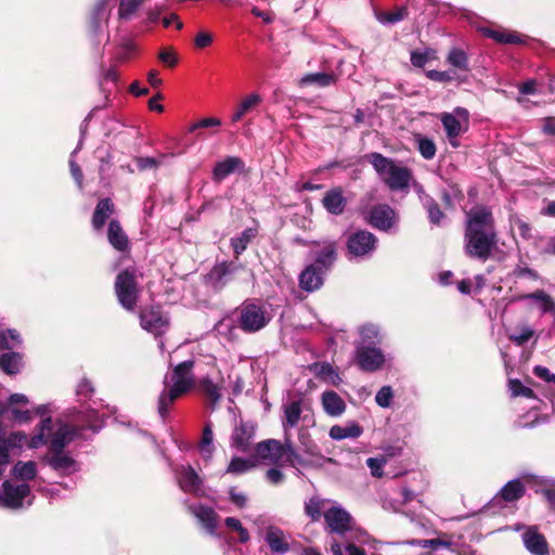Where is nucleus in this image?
<instances>
[{
    "instance_id": "nucleus-1",
    "label": "nucleus",
    "mask_w": 555,
    "mask_h": 555,
    "mask_svg": "<svg viewBox=\"0 0 555 555\" xmlns=\"http://www.w3.org/2000/svg\"><path fill=\"white\" fill-rule=\"evenodd\" d=\"M81 427L68 424L63 420L44 418L38 425V433L31 440L33 448L48 446V452L42 461L57 475L69 476L80 470V464L64 449L80 435L81 429H91L98 433L104 421L94 408H87L82 415Z\"/></svg>"
},
{
    "instance_id": "nucleus-2",
    "label": "nucleus",
    "mask_w": 555,
    "mask_h": 555,
    "mask_svg": "<svg viewBox=\"0 0 555 555\" xmlns=\"http://www.w3.org/2000/svg\"><path fill=\"white\" fill-rule=\"evenodd\" d=\"M498 244L494 219L488 208L479 207L466 214L464 249L470 258L487 260Z\"/></svg>"
},
{
    "instance_id": "nucleus-3",
    "label": "nucleus",
    "mask_w": 555,
    "mask_h": 555,
    "mask_svg": "<svg viewBox=\"0 0 555 555\" xmlns=\"http://www.w3.org/2000/svg\"><path fill=\"white\" fill-rule=\"evenodd\" d=\"M193 366L194 361L185 360L176 365L171 374L165 377L164 389L157 401V412L163 422L169 414L170 405L193 387Z\"/></svg>"
},
{
    "instance_id": "nucleus-4",
    "label": "nucleus",
    "mask_w": 555,
    "mask_h": 555,
    "mask_svg": "<svg viewBox=\"0 0 555 555\" xmlns=\"http://www.w3.org/2000/svg\"><path fill=\"white\" fill-rule=\"evenodd\" d=\"M254 456L259 461L270 464H287L289 466H306V461L295 450L288 434L284 437V442L275 439H268L257 443L254 448Z\"/></svg>"
},
{
    "instance_id": "nucleus-5",
    "label": "nucleus",
    "mask_w": 555,
    "mask_h": 555,
    "mask_svg": "<svg viewBox=\"0 0 555 555\" xmlns=\"http://www.w3.org/2000/svg\"><path fill=\"white\" fill-rule=\"evenodd\" d=\"M369 160L380 180L390 191L397 192L409 189L413 180V173L410 168L377 152L371 153Z\"/></svg>"
},
{
    "instance_id": "nucleus-6",
    "label": "nucleus",
    "mask_w": 555,
    "mask_h": 555,
    "mask_svg": "<svg viewBox=\"0 0 555 555\" xmlns=\"http://www.w3.org/2000/svg\"><path fill=\"white\" fill-rule=\"evenodd\" d=\"M271 319L269 307L259 301L246 300L237 308V327L247 334L261 331Z\"/></svg>"
},
{
    "instance_id": "nucleus-7",
    "label": "nucleus",
    "mask_w": 555,
    "mask_h": 555,
    "mask_svg": "<svg viewBox=\"0 0 555 555\" xmlns=\"http://www.w3.org/2000/svg\"><path fill=\"white\" fill-rule=\"evenodd\" d=\"M34 496L26 482L5 480L0 488V506L9 509H20L33 504Z\"/></svg>"
},
{
    "instance_id": "nucleus-8",
    "label": "nucleus",
    "mask_w": 555,
    "mask_h": 555,
    "mask_svg": "<svg viewBox=\"0 0 555 555\" xmlns=\"http://www.w3.org/2000/svg\"><path fill=\"white\" fill-rule=\"evenodd\" d=\"M114 287L119 305L127 311H133L140 293L134 270L125 269L118 273Z\"/></svg>"
},
{
    "instance_id": "nucleus-9",
    "label": "nucleus",
    "mask_w": 555,
    "mask_h": 555,
    "mask_svg": "<svg viewBox=\"0 0 555 555\" xmlns=\"http://www.w3.org/2000/svg\"><path fill=\"white\" fill-rule=\"evenodd\" d=\"M377 237L367 230L352 232L346 241L348 259L365 260L371 258L377 248Z\"/></svg>"
},
{
    "instance_id": "nucleus-10",
    "label": "nucleus",
    "mask_w": 555,
    "mask_h": 555,
    "mask_svg": "<svg viewBox=\"0 0 555 555\" xmlns=\"http://www.w3.org/2000/svg\"><path fill=\"white\" fill-rule=\"evenodd\" d=\"M244 269V266L236 259L217 262L205 275V284L215 292H220L233 282L236 274Z\"/></svg>"
},
{
    "instance_id": "nucleus-11",
    "label": "nucleus",
    "mask_w": 555,
    "mask_h": 555,
    "mask_svg": "<svg viewBox=\"0 0 555 555\" xmlns=\"http://www.w3.org/2000/svg\"><path fill=\"white\" fill-rule=\"evenodd\" d=\"M387 361L388 356L378 346H354V362L363 372H378Z\"/></svg>"
},
{
    "instance_id": "nucleus-12",
    "label": "nucleus",
    "mask_w": 555,
    "mask_h": 555,
    "mask_svg": "<svg viewBox=\"0 0 555 555\" xmlns=\"http://www.w3.org/2000/svg\"><path fill=\"white\" fill-rule=\"evenodd\" d=\"M310 257L313 259V262L310 264L327 274L337 259V243L333 240L313 242Z\"/></svg>"
},
{
    "instance_id": "nucleus-13",
    "label": "nucleus",
    "mask_w": 555,
    "mask_h": 555,
    "mask_svg": "<svg viewBox=\"0 0 555 555\" xmlns=\"http://www.w3.org/2000/svg\"><path fill=\"white\" fill-rule=\"evenodd\" d=\"M33 437H28L23 431H12L7 435L3 430L0 433V476L5 472L10 463V451L14 449H22L31 447Z\"/></svg>"
},
{
    "instance_id": "nucleus-14",
    "label": "nucleus",
    "mask_w": 555,
    "mask_h": 555,
    "mask_svg": "<svg viewBox=\"0 0 555 555\" xmlns=\"http://www.w3.org/2000/svg\"><path fill=\"white\" fill-rule=\"evenodd\" d=\"M468 111L464 107H455L452 113H442L440 121L446 131L447 138L453 147H457V138L465 131L462 121L468 122Z\"/></svg>"
},
{
    "instance_id": "nucleus-15",
    "label": "nucleus",
    "mask_w": 555,
    "mask_h": 555,
    "mask_svg": "<svg viewBox=\"0 0 555 555\" xmlns=\"http://www.w3.org/2000/svg\"><path fill=\"white\" fill-rule=\"evenodd\" d=\"M513 529L521 532V540L526 550L532 555H547L548 544L545 537L535 526L516 524Z\"/></svg>"
},
{
    "instance_id": "nucleus-16",
    "label": "nucleus",
    "mask_w": 555,
    "mask_h": 555,
    "mask_svg": "<svg viewBox=\"0 0 555 555\" xmlns=\"http://www.w3.org/2000/svg\"><path fill=\"white\" fill-rule=\"evenodd\" d=\"M397 211L387 204H377L369 210L367 222L375 229L389 232L397 227Z\"/></svg>"
},
{
    "instance_id": "nucleus-17",
    "label": "nucleus",
    "mask_w": 555,
    "mask_h": 555,
    "mask_svg": "<svg viewBox=\"0 0 555 555\" xmlns=\"http://www.w3.org/2000/svg\"><path fill=\"white\" fill-rule=\"evenodd\" d=\"M255 437L256 423L251 421H240L232 431L230 446L237 452L247 453L251 450Z\"/></svg>"
},
{
    "instance_id": "nucleus-18",
    "label": "nucleus",
    "mask_w": 555,
    "mask_h": 555,
    "mask_svg": "<svg viewBox=\"0 0 555 555\" xmlns=\"http://www.w3.org/2000/svg\"><path fill=\"white\" fill-rule=\"evenodd\" d=\"M140 324L154 336L164 334L169 326V319L159 307H147L140 312Z\"/></svg>"
},
{
    "instance_id": "nucleus-19",
    "label": "nucleus",
    "mask_w": 555,
    "mask_h": 555,
    "mask_svg": "<svg viewBox=\"0 0 555 555\" xmlns=\"http://www.w3.org/2000/svg\"><path fill=\"white\" fill-rule=\"evenodd\" d=\"M180 489L185 493L201 495L204 493L203 480L191 465L172 468Z\"/></svg>"
},
{
    "instance_id": "nucleus-20",
    "label": "nucleus",
    "mask_w": 555,
    "mask_h": 555,
    "mask_svg": "<svg viewBox=\"0 0 555 555\" xmlns=\"http://www.w3.org/2000/svg\"><path fill=\"white\" fill-rule=\"evenodd\" d=\"M324 519L332 532L344 533L350 529L351 516L340 506H333L324 512Z\"/></svg>"
},
{
    "instance_id": "nucleus-21",
    "label": "nucleus",
    "mask_w": 555,
    "mask_h": 555,
    "mask_svg": "<svg viewBox=\"0 0 555 555\" xmlns=\"http://www.w3.org/2000/svg\"><path fill=\"white\" fill-rule=\"evenodd\" d=\"M189 509L209 534H216L218 515L212 507L194 504L190 505Z\"/></svg>"
},
{
    "instance_id": "nucleus-22",
    "label": "nucleus",
    "mask_w": 555,
    "mask_h": 555,
    "mask_svg": "<svg viewBox=\"0 0 555 555\" xmlns=\"http://www.w3.org/2000/svg\"><path fill=\"white\" fill-rule=\"evenodd\" d=\"M322 205L324 209L334 216L344 214L347 206V198L344 196V191L340 186L328 190L323 198Z\"/></svg>"
},
{
    "instance_id": "nucleus-23",
    "label": "nucleus",
    "mask_w": 555,
    "mask_h": 555,
    "mask_svg": "<svg viewBox=\"0 0 555 555\" xmlns=\"http://www.w3.org/2000/svg\"><path fill=\"white\" fill-rule=\"evenodd\" d=\"M108 22V12H107V1L100 0L93 9V12L90 17L89 29L91 35L94 38H98L103 34L104 29L107 26Z\"/></svg>"
},
{
    "instance_id": "nucleus-24",
    "label": "nucleus",
    "mask_w": 555,
    "mask_h": 555,
    "mask_svg": "<svg viewBox=\"0 0 555 555\" xmlns=\"http://www.w3.org/2000/svg\"><path fill=\"white\" fill-rule=\"evenodd\" d=\"M325 275L326 274L309 264L299 274V286L308 293L318 291L323 285Z\"/></svg>"
},
{
    "instance_id": "nucleus-25",
    "label": "nucleus",
    "mask_w": 555,
    "mask_h": 555,
    "mask_svg": "<svg viewBox=\"0 0 555 555\" xmlns=\"http://www.w3.org/2000/svg\"><path fill=\"white\" fill-rule=\"evenodd\" d=\"M301 404H302V402L300 399L289 400V401H286L283 403L282 409H283L284 417L282 421V425H283L285 435L288 434V430L291 428H294L295 426H297V424L300 420L301 413H302Z\"/></svg>"
},
{
    "instance_id": "nucleus-26",
    "label": "nucleus",
    "mask_w": 555,
    "mask_h": 555,
    "mask_svg": "<svg viewBox=\"0 0 555 555\" xmlns=\"http://www.w3.org/2000/svg\"><path fill=\"white\" fill-rule=\"evenodd\" d=\"M324 412L333 417L340 416L346 410L344 399L334 390H325L321 396Z\"/></svg>"
},
{
    "instance_id": "nucleus-27",
    "label": "nucleus",
    "mask_w": 555,
    "mask_h": 555,
    "mask_svg": "<svg viewBox=\"0 0 555 555\" xmlns=\"http://www.w3.org/2000/svg\"><path fill=\"white\" fill-rule=\"evenodd\" d=\"M482 33L486 37L504 44H526L529 39L528 36L521 35L517 31H507L503 29L485 28L482 29Z\"/></svg>"
},
{
    "instance_id": "nucleus-28",
    "label": "nucleus",
    "mask_w": 555,
    "mask_h": 555,
    "mask_svg": "<svg viewBox=\"0 0 555 555\" xmlns=\"http://www.w3.org/2000/svg\"><path fill=\"white\" fill-rule=\"evenodd\" d=\"M243 167L244 164L238 157L229 156L215 165L212 179L217 182H221L234 171L243 169Z\"/></svg>"
},
{
    "instance_id": "nucleus-29",
    "label": "nucleus",
    "mask_w": 555,
    "mask_h": 555,
    "mask_svg": "<svg viewBox=\"0 0 555 555\" xmlns=\"http://www.w3.org/2000/svg\"><path fill=\"white\" fill-rule=\"evenodd\" d=\"M521 299L533 301L542 314H555V300L543 289L525 294Z\"/></svg>"
},
{
    "instance_id": "nucleus-30",
    "label": "nucleus",
    "mask_w": 555,
    "mask_h": 555,
    "mask_svg": "<svg viewBox=\"0 0 555 555\" xmlns=\"http://www.w3.org/2000/svg\"><path fill=\"white\" fill-rule=\"evenodd\" d=\"M383 340V334L377 325L369 323L359 327V340L356 346H378Z\"/></svg>"
},
{
    "instance_id": "nucleus-31",
    "label": "nucleus",
    "mask_w": 555,
    "mask_h": 555,
    "mask_svg": "<svg viewBox=\"0 0 555 555\" xmlns=\"http://www.w3.org/2000/svg\"><path fill=\"white\" fill-rule=\"evenodd\" d=\"M262 102L260 94L254 92L243 99L231 116V122H238L244 116L256 109Z\"/></svg>"
},
{
    "instance_id": "nucleus-32",
    "label": "nucleus",
    "mask_w": 555,
    "mask_h": 555,
    "mask_svg": "<svg viewBox=\"0 0 555 555\" xmlns=\"http://www.w3.org/2000/svg\"><path fill=\"white\" fill-rule=\"evenodd\" d=\"M107 238L109 244L119 251L128 249L129 241L127 234L124 232L120 223L117 220H111L107 230Z\"/></svg>"
},
{
    "instance_id": "nucleus-33",
    "label": "nucleus",
    "mask_w": 555,
    "mask_h": 555,
    "mask_svg": "<svg viewBox=\"0 0 555 555\" xmlns=\"http://www.w3.org/2000/svg\"><path fill=\"white\" fill-rule=\"evenodd\" d=\"M114 212V204L109 198H102L95 206L92 216V227L94 230H101L111 215Z\"/></svg>"
},
{
    "instance_id": "nucleus-34",
    "label": "nucleus",
    "mask_w": 555,
    "mask_h": 555,
    "mask_svg": "<svg viewBox=\"0 0 555 555\" xmlns=\"http://www.w3.org/2000/svg\"><path fill=\"white\" fill-rule=\"evenodd\" d=\"M23 354L18 351H8L0 356V370L8 375H15L22 371Z\"/></svg>"
},
{
    "instance_id": "nucleus-35",
    "label": "nucleus",
    "mask_w": 555,
    "mask_h": 555,
    "mask_svg": "<svg viewBox=\"0 0 555 555\" xmlns=\"http://www.w3.org/2000/svg\"><path fill=\"white\" fill-rule=\"evenodd\" d=\"M264 540L273 553L285 554L289 548L283 531L276 527L268 529Z\"/></svg>"
},
{
    "instance_id": "nucleus-36",
    "label": "nucleus",
    "mask_w": 555,
    "mask_h": 555,
    "mask_svg": "<svg viewBox=\"0 0 555 555\" xmlns=\"http://www.w3.org/2000/svg\"><path fill=\"white\" fill-rule=\"evenodd\" d=\"M363 428L356 422H350L344 426L334 425L330 429V437L333 440H344L347 438H358L362 435Z\"/></svg>"
},
{
    "instance_id": "nucleus-37",
    "label": "nucleus",
    "mask_w": 555,
    "mask_h": 555,
    "mask_svg": "<svg viewBox=\"0 0 555 555\" xmlns=\"http://www.w3.org/2000/svg\"><path fill=\"white\" fill-rule=\"evenodd\" d=\"M337 81V76L334 73H311L302 76L299 80L301 87L317 86L325 88L334 85Z\"/></svg>"
},
{
    "instance_id": "nucleus-38",
    "label": "nucleus",
    "mask_w": 555,
    "mask_h": 555,
    "mask_svg": "<svg viewBox=\"0 0 555 555\" xmlns=\"http://www.w3.org/2000/svg\"><path fill=\"white\" fill-rule=\"evenodd\" d=\"M508 391L511 393V397H525L527 399H530L534 401V403L531 405V409L538 410L540 409L539 403L540 400L535 397L533 390L530 387L525 386L519 379L517 378H509L508 383Z\"/></svg>"
},
{
    "instance_id": "nucleus-39",
    "label": "nucleus",
    "mask_w": 555,
    "mask_h": 555,
    "mask_svg": "<svg viewBox=\"0 0 555 555\" xmlns=\"http://www.w3.org/2000/svg\"><path fill=\"white\" fill-rule=\"evenodd\" d=\"M201 456L205 461H210L215 452L214 431L211 422H207L204 426L202 438L198 444Z\"/></svg>"
},
{
    "instance_id": "nucleus-40",
    "label": "nucleus",
    "mask_w": 555,
    "mask_h": 555,
    "mask_svg": "<svg viewBox=\"0 0 555 555\" xmlns=\"http://www.w3.org/2000/svg\"><path fill=\"white\" fill-rule=\"evenodd\" d=\"M257 233V228H247L240 235L231 238V247L236 260L240 255L246 250L248 244L256 237Z\"/></svg>"
},
{
    "instance_id": "nucleus-41",
    "label": "nucleus",
    "mask_w": 555,
    "mask_h": 555,
    "mask_svg": "<svg viewBox=\"0 0 555 555\" xmlns=\"http://www.w3.org/2000/svg\"><path fill=\"white\" fill-rule=\"evenodd\" d=\"M257 466V459L254 454L247 459L234 456L230 461L225 473L231 475H243Z\"/></svg>"
},
{
    "instance_id": "nucleus-42",
    "label": "nucleus",
    "mask_w": 555,
    "mask_h": 555,
    "mask_svg": "<svg viewBox=\"0 0 555 555\" xmlns=\"http://www.w3.org/2000/svg\"><path fill=\"white\" fill-rule=\"evenodd\" d=\"M310 369L315 376L328 384L337 386L341 382L339 374L334 370L333 365L327 362L313 363Z\"/></svg>"
},
{
    "instance_id": "nucleus-43",
    "label": "nucleus",
    "mask_w": 555,
    "mask_h": 555,
    "mask_svg": "<svg viewBox=\"0 0 555 555\" xmlns=\"http://www.w3.org/2000/svg\"><path fill=\"white\" fill-rule=\"evenodd\" d=\"M198 387L202 393L209 400L210 406L214 410L222 397L220 386L210 378L204 377L199 382Z\"/></svg>"
},
{
    "instance_id": "nucleus-44",
    "label": "nucleus",
    "mask_w": 555,
    "mask_h": 555,
    "mask_svg": "<svg viewBox=\"0 0 555 555\" xmlns=\"http://www.w3.org/2000/svg\"><path fill=\"white\" fill-rule=\"evenodd\" d=\"M22 345L23 339L16 330L9 328L5 331H0V349L15 351L20 349Z\"/></svg>"
},
{
    "instance_id": "nucleus-45",
    "label": "nucleus",
    "mask_w": 555,
    "mask_h": 555,
    "mask_svg": "<svg viewBox=\"0 0 555 555\" xmlns=\"http://www.w3.org/2000/svg\"><path fill=\"white\" fill-rule=\"evenodd\" d=\"M525 494V487L519 479L508 481L500 491L499 495L505 502H514Z\"/></svg>"
},
{
    "instance_id": "nucleus-46",
    "label": "nucleus",
    "mask_w": 555,
    "mask_h": 555,
    "mask_svg": "<svg viewBox=\"0 0 555 555\" xmlns=\"http://www.w3.org/2000/svg\"><path fill=\"white\" fill-rule=\"evenodd\" d=\"M12 473L16 479L25 482V481L31 480L36 477L37 465L33 461H28V462L20 461L13 466Z\"/></svg>"
},
{
    "instance_id": "nucleus-47",
    "label": "nucleus",
    "mask_w": 555,
    "mask_h": 555,
    "mask_svg": "<svg viewBox=\"0 0 555 555\" xmlns=\"http://www.w3.org/2000/svg\"><path fill=\"white\" fill-rule=\"evenodd\" d=\"M447 62L451 66L467 72L469 70V61L467 53L460 48H452L447 56Z\"/></svg>"
},
{
    "instance_id": "nucleus-48",
    "label": "nucleus",
    "mask_w": 555,
    "mask_h": 555,
    "mask_svg": "<svg viewBox=\"0 0 555 555\" xmlns=\"http://www.w3.org/2000/svg\"><path fill=\"white\" fill-rule=\"evenodd\" d=\"M408 16V9L401 7L395 12L375 11L376 20L383 25H392L403 21Z\"/></svg>"
},
{
    "instance_id": "nucleus-49",
    "label": "nucleus",
    "mask_w": 555,
    "mask_h": 555,
    "mask_svg": "<svg viewBox=\"0 0 555 555\" xmlns=\"http://www.w3.org/2000/svg\"><path fill=\"white\" fill-rule=\"evenodd\" d=\"M146 0H119L118 18L129 21Z\"/></svg>"
},
{
    "instance_id": "nucleus-50",
    "label": "nucleus",
    "mask_w": 555,
    "mask_h": 555,
    "mask_svg": "<svg viewBox=\"0 0 555 555\" xmlns=\"http://www.w3.org/2000/svg\"><path fill=\"white\" fill-rule=\"evenodd\" d=\"M416 142H417V150H418L420 154L423 156V158L429 160L435 157L437 147H436L435 142L431 139H429L427 137L418 135L416 138Z\"/></svg>"
},
{
    "instance_id": "nucleus-51",
    "label": "nucleus",
    "mask_w": 555,
    "mask_h": 555,
    "mask_svg": "<svg viewBox=\"0 0 555 555\" xmlns=\"http://www.w3.org/2000/svg\"><path fill=\"white\" fill-rule=\"evenodd\" d=\"M533 335L534 331L531 326L522 325L516 332L511 333L508 338L517 346H524L533 337Z\"/></svg>"
},
{
    "instance_id": "nucleus-52",
    "label": "nucleus",
    "mask_w": 555,
    "mask_h": 555,
    "mask_svg": "<svg viewBox=\"0 0 555 555\" xmlns=\"http://www.w3.org/2000/svg\"><path fill=\"white\" fill-rule=\"evenodd\" d=\"M94 393L92 382L86 377L81 378L76 386V396L80 402L90 400Z\"/></svg>"
},
{
    "instance_id": "nucleus-53",
    "label": "nucleus",
    "mask_w": 555,
    "mask_h": 555,
    "mask_svg": "<svg viewBox=\"0 0 555 555\" xmlns=\"http://www.w3.org/2000/svg\"><path fill=\"white\" fill-rule=\"evenodd\" d=\"M423 207L427 211L429 221L433 224L439 225L441 223V220L444 218V214L441 211V209L439 208L436 201L434 198L433 199L425 198V204L423 205Z\"/></svg>"
},
{
    "instance_id": "nucleus-54",
    "label": "nucleus",
    "mask_w": 555,
    "mask_h": 555,
    "mask_svg": "<svg viewBox=\"0 0 555 555\" xmlns=\"http://www.w3.org/2000/svg\"><path fill=\"white\" fill-rule=\"evenodd\" d=\"M409 545H416L423 548H433L437 550L439 547L449 548L451 546L450 541L441 540V539H428V540H410L406 542Z\"/></svg>"
},
{
    "instance_id": "nucleus-55",
    "label": "nucleus",
    "mask_w": 555,
    "mask_h": 555,
    "mask_svg": "<svg viewBox=\"0 0 555 555\" xmlns=\"http://www.w3.org/2000/svg\"><path fill=\"white\" fill-rule=\"evenodd\" d=\"M224 524L231 530L237 532L238 541L246 543L249 540V533L246 528L243 527L242 522L235 517H227Z\"/></svg>"
},
{
    "instance_id": "nucleus-56",
    "label": "nucleus",
    "mask_w": 555,
    "mask_h": 555,
    "mask_svg": "<svg viewBox=\"0 0 555 555\" xmlns=\"http://www.w3.org/2000/svg\"><path fill=\"white\" fill-rule=\"evenodd\" d=\"M333 555H366L365 552L357 547L352 543H348L345 547L338 542H333L331 545Z\"/></svg>"
},
{
    "instance_id": "nucleus-57",
    "label": "nucleus",
    "mask_w": 555,
    "mask_h": 555,
    "mask_svg": "<svg viewBox=\"0 0 555 555\" xmlns=\"http://www.w3.org/2000/svg\"><path fill=\"white\" fill-rule=\"evenodd\" d=\"M393 398V391L390 386H383L375 396V402L380 408H389Z\"/></svg>"
},
{
    "instance_id": "nucleus-58",
    "label": "nucleus",
    "mask_w": 555,
    "mask_h": 555,
    "mask_svg": "<svg viewBox=\"0 0 555 555\" xmlns=\"http://www.w3.org/2000/svg\"><path fill=\"white\" fill-rule=\"evenodd\" d=\"M323 502L318 498H311L305 506L306 514L313 520L321 517Z\"/></svg>"
},
{
    "instance_id": "nucleus-59",
    "label": "nucleus",
    "mask_w": 555,
    "mask_h": 555,
    "mask_svg": "<svg viewBox=\"0 0 555 555\" xmlns=\"http://www.w3.org/2000/svg\"><path fill=\"white\" fill-rule=\"evenodd\" d=\"M540 483L544 487L543 493L546 500L555 508V478H543Z\"/></svg>"
},
{
    "instance_id": "nucleus-60",
    "label": "nucleus",
    "mask_w": 555,
    "mask_h": 555,
    "mask_svg": "<svg viewBox=\"0 0 555 555\" xmlns=\"http://www.w3.org/2000/svg\"><path fill=\"white\" fill-rule=\"evenodd\" d=\"M426 76L430 80L437 81V82H450L454 79V75L450 70L441 72V70L430 69V70L426 72Z\"/></svg>"
},
{
    "instance_id": "nucleus-61",
    "label": "nucleus",
    "mask_w": 555,
    "mask_h": 555,
    "mask_svg": "<svg viewBox=\"0 0 555 555\" xmlns=\"http://www.w3.org/2000/svg\"><path fill=\"white\" fill-rule=\"evenodd\" d=\"M7 411H10L12 420L20 424L28 423L31 420V411L29 410H20L13 406H7Z\"/></svg>"
},
{
    "instance_id": "nucleus-62",
    "label": "nucleus",
    "mask_w": 555,
    "mask_h": 555,
    "mask_svg": "<svg viewBox=\"0 0 555 555\" xmlns=\"http://www.w3.org/2000/svg\"><path fill=\"white\" fill-rule=\"evenodd\" d=\"M429 52L430 50H426V51H418V50H414L411 52V63L413 66L415 67H424L425 64L428 62L429 60Z\"/></svg>"
},
{
    "instance_id": "nucleus-63",
    "label": "nucleus",
    "mask_w": 555,
    "mask_h": 555,
    "mask_svg": "<svg viewBox=\"0 0 555 555\" xmlns=\"http://www.w3.org/2000/svg\"><path fill=\"white\" fill-rule=\"evenodd\" d=\"M134 43L130 39H122L119 51L117 53V57L120 61L127 60L134 51Z\"/></svg>"
},
{
    "instance_id": "nucleus-64",
    "label": "nucleus",
    "mask_w": 555,
    "mask_h": 555,
    "mask_svg": "<svg viewBox=\"0 0 555 555\" xmlns=\"http://www.w3.org/2000/svg\"><path fill=\"white\" fill-rule=\"evenodd\" d=\"M384 464H385L384 459L369 457L366 460V465L371 469V474L374 477H382Z\"/></svg>"
}]
</instances>
